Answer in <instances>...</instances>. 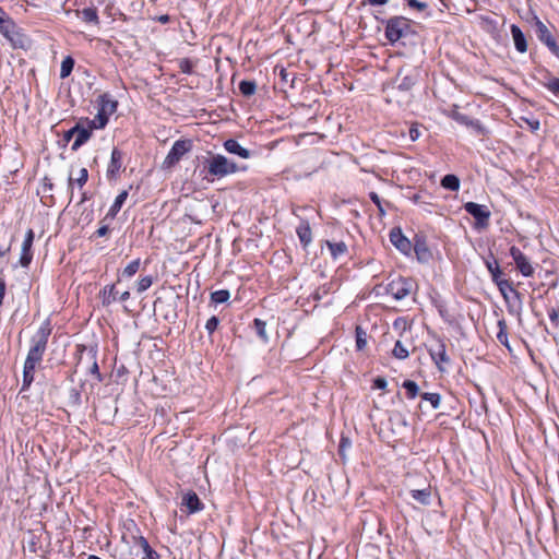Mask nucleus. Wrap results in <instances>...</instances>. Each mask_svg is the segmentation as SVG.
<instances>
[{
    "label": "nucleus",
    "mask_w": 559,
    "mask_h": 559,
    "mask_svg": "<svg viewBox=\"0 0 559 559\" xmlns=\"http://www.w3.org/2000/svg\"><path fill=\"white\" fill-rule=\"evenodd\" d=\"M50 333V322L46 320L32 337V346L24 362L23 388L29 386L33 382L35 368L43 359Z\"/></svg>",
    "instance_id": "obj_1"
},
{
    "label": "nucleus",
    "mask_w": 559,
    "mask_h": 559,
    "mask_svg": "<svg viewBox=\"0 0 559 559\" xmlns=\"http://www.w3.org/2000/svg\"><path fill=\"white\" fill-rule=\"evenodd\" d=\"M495 283L508 304L509 312L521 320L523 311V295L518 292L508 280L500 278Z\"/></svg>",
    "instance_id": "obj_2"
},
{
    "label": "nucleus",
    "mask_w": 559,
    "mask_h": 559,
    "mask_svg": "<svg viewBox=\"0 0 559 559\" xmlns=\"http://www.w3.org/2000/svg\"><path fill=\"white\" fill-rule=\"evenodd\" d=\"M205 164L207 175L214 178H224L243 169L222 154L211 156L205 160Z\"/></svg>",
    "instance_id": "obj_3"
},
{
    "label": "nucleus",
    "mask_w": 559,
    "mask_h": 559,
    "mask_svg": "<svg viewBox=\"0 0 559 559\" xmlns=\"http://www.w3.org/2000/svg\"><path fill=\"white\" fill-rule=\"evenodd\" d=\"M0 33L10 41L14 49H27L31 45L29 38L9 16L0 20Z\"/></svg>",
    "instance_id": "obj_4"
},
{
    "label": "nucleus",
    "mask_w": 559,
    "mask_h": 559,
    "mask_svg": "<svg viewBox=\"0 0 559 559\" xmlns=\"http://www.w3.org/2000/svg\"><path fill=\"white\" fill-rule=\"evenodd\" d=\"M192 148V143L190 140H178L174 143L173 147L168 152L167 156L163 162L164 168L174 167L181 157L190 152Z\"/></svg>",
    "instance_id": "obj_5"
},
{
    "label": "nucleus",
    "mask_w": 559,
    "mask_h": 559,
    "mask_svg": "<svg viewBox=\"0 0 559 559\" xmlns=\"http://www.w3.org/2000/svg\"><path fill=\"white\" fill-rule=\"evenodd\" d=\"M408 20L403 16H395L386 22L385 36L391 43L401 39L408 31Z\"/></svg>",
    "instance_id": "obj_6"
},
{
    "label": "nucleus",
    "mask_w": 559,
    "mask_h": 559,
    "mask_svg": "<svg viewBox=\"0 0 559 559\" xmlns=\"http://www.w3.org/2000/svg\"><path fill=\"white\" fill-rule=\"evenodd\" d=\"M428 350L438 369L440 371H444L443 365L450 364V357L447 354L445 343L440 338H436V341L429 346Z\"/></svg>",
    "instance_id": "obj_7"
},
{
    "label": "nucleus",
    "mask_w": 559,
    "mask_h": 559,
    "mask_svg": "<svg viewBox=\"0 0 559 559\" xmlns=\"http://www.w3.org/2000/svg\"><path fill=\"white\" fill-rule=\"evenodd\" d=\"M386 292L396 300L406 298L412 292V282L407 278L400 277L389 283Z\"/></svg>",
    "instance_id": "obj_8"
},
{
    "label": "nucleus",
    "mask_w": 559,
    "mask_h": 559,
    "mask_svg": "<svg viewBox=\"0 0 559 559\" xmlns=\"http://www.w3.org/2000/svg\"><path fill=\"white\" fill-rule=\"evenodd\" d=\"M464 210L476 219L477 227L488 226L490 211L486 205L477 204L475 202H467L464 204Z\"/></svg>",
    "instance_id": "obj_9"
},
{
    "label": "nucleus",
    "mask_w": 559,
    "mask_h": 559,
    "mask_svg": "<svg viewBox=\"0 0 559 559\" xmlns=\"http://www.w3.org/2000/svg\"><path fill=\"white\" fill-rule=\"evenodd\" d=\"M510 255L514 260L516 269L525 277H531L534 274V267L527 257L515 246L510 248Z\"/></svg>",
    "instance_id": "obj_10"
},
{
    "label": "nucleus",
    "mask_w": 559,
    "mask_h": 559,
    "mask_svg": "<svg viewBox=\"0 0 559 559\" xmlns=\"http://www.w3.org/2000/svg\"><path fill=\"white\" fill-rule=\"evenodd\" d=\"M536 33L538 39L544 43L555 56H559V46L554 36L548 27L538 19H536Z\"/></svg>",
    "instance_id": "obj_11"
},
{
    "label": "nucleus",
    "mask_w": 559,
    "mask_h": 559,
    "mask_svg": "<svg viewBox=\"0 0 559 559\" xmlns=\"http://www.w3.org/2000/svg\"><path fill=\"white\" fill-rule=\"evenodd\" d=\"M33 241H34V231L32 229H28L26 231L24 241L22 243V252H21V257H20V264L23 267H27L29 265V263L32 262V259H33V253H32Z\"/></svg>",
    "instance_id": "obj_12"
},
{
    "label": "nucleus",
    "mask_w": 559,
    "mask_h": 559,
    "mask_svg": "<svg viewBox=\"0 0 559 559\" xmlns=\"http://www.w3.org/2000/svg\"><path fill=\"white\" fill-rule=\"evenodd\" d=\"M88 180V171L85 167L79 169L76 176H74L73 170L70 171L68 178V189L70 191V199L73 198V189L78 186L79 189H82Z\"/></svg>",
    "instance_id": "obj_13"
},
{
    "label": "nucleus",
    "mask_w": 559,
    "mask_h": 559,
    "mask_svg": "<svg viewBox=\"0 0 559 559\" xmlns=\"http://www.w3.org/2000/svg\"><path fill=\"white\" fill-rule=\"evenodd\" d=\"M390 240L402 253L407 254L412 249L411 241L403 235L400 228H393L390 231Z\"/></svg>",
    "instance_id": "obj_14"
},
{
    "label": "nucleus",
    "mask_w": 559,
    "mask_h": 559,
    "mask_svg": "<svg viewBox=\"0 0 559 559\" xmlns=\"http://www.w3.org/2000/svg\"><path fill=\"white\" fill-rule=\"evenodd\" d=\"M224 148L230 153V154H235V155H238L239 157L241 158H249L251 156V153L249 150L242 147L238 141L234 140V139H228L224 142Z\"/></svg>",
    "instance_id": "obj_15"
},
{
    "label": "nucleus",
    "mask_w": 559,
    "mask_h": 559,
    "mask_svg": "<svg viewBox=\"0 0 559 559\" xmlns=\"http://www.w3.org/2000/svg\"><path fill=\"white\" fill-rule=\"evenodd\" d=\"M511 34H512L516 50L520 52H525L527 50V43H526V38H525L523 32L521 31V28L518 25L512 24L511 25Z\"/></svg>",
    "instance_id": "obj_16"
},
{
    "label": "nucleus",
    "mask_w": 559,
    "mask_h": 559,
    "mask_svg": "<svg viewBox=\"0 0 559 559\" xmlns=\"http://www.w3.org/2000/svg\"><path fill=\"white\" fill-rule=\"evenodd\" d=\"M121 159H122V153L119 150L114 148L111 152L110 163L107 168L108 177H115L119 173V170L121 168Z\"/></svg>",
    "instance_id": "obj_17"
},
{
    "label": "nucleus",
    "mask_w": 559,
    "mask_h": 559,
    "mask_svg": "<svg viewBox=\"0 0 559 559\" xmlns=\"http://www.w3.org/2000/svg\"><path fill=\"white\" fill-rule=\"evenodd\" d=\"M127 198H128V191L127 190L121 191L115 199L114 204L110 206V209L107 212L104 219L105 221L108 218L114 219L116 217V215L119 213V211L121 210Z\"/></svg>",
    "instance_id": "obj_18"
},
{
    "label": "nucleus",
    "mask_w": 559,
    "mask_h": 559,
    "mask_svg": "<svg viewBox=\"0 0 559 559\" xmlns=\"http://www.w3.org/2000/svg\"><path fill=\"white\" fill-rule=\"evenodd\" d=\"M182 504L187 507L190 513L200 511L203 507L198 495L193 491H190L183 496Z\"/></svg>",
    "instance_id": "obj_19"
},
{
    "label": "nucleus",
    "mask_w": 559,
    "mask_h": 559,
    "mask_svg": "<svg viewBox=\"0 0 559 559\" xmlns=\"http://www.w3.org/2000/svg\"><path fill=\"white\" fill-rule=\"evenodd\" d=\"M92 128L88 126V128H83L79 123V131L75 133V140L72 144V150L76 151L80 146H82L92 135Z\"/></svg>",
    "instance_id": "obj_20"
},
{
    "label": "nucleus",
    "mask_w": 559,
    "mask_h": 559,
    "mask_svg": "<svg viewBox=\"0 0 559 559\" xmlns=\"http://www.w3.org/2000/svg\"><path fill=\"white\" fill-rule=\"evenodd\" d=\"M297 235L301 241V243L306 247L308 246L312 240V233L309 223L302 222L297 227Z\"/></svg>",
    "instance_id": "obj_21"
},
{
    "label": "nucleus",
    "mask_w": 559,
    "mask_h": 559,
    "mask_svg": "<svg viewBox=\"0 0 559 559\" xmlns=\"http://www.w3.org/2000/svg\"><path fill=\"white\" fill-rule=\"evenodd\" d=\"M411 496L414 500L419 502L423 506H428L430 503L431 498V490L430 487H427L425 489H414L411 490Z\"/></svg>",
    "instance_id": "obj_22"
},
{
    "label": "nucleus",
    "mask_w": 559,
    "mask_h": 559,
    "mask_svg": "<svg viewBox=\"0 0 559 559\" xmlns=\"http://www.w3.org/2000/svg\"><path fill=\"white\" fill-rule=\"evenodd\" d=\"M98 99H99V105H100L99 111H102L106 115H110L116 111L117 102L110 99L107 94L100 95Z\"/></svg>",
    "instance_id": "obj_23"
},
{
    "label": "nucleus",
    "mask_w": 559,
    "mask_h": 559,
    "mask_svg": "<svg viewBox=\"0 0 559 559\" xmlns=\"http://www.w3.org/2000/svg\"><path fill=\"white\" fill-rule=\"evenodd\" d=\"M397 88L401 91H408L415 85V78L413 75H403L402 71L396 76Z\"/></svg>",
    "instance_id": "obj_24"
},
{
    "label": "nucleus",
    "mask_w": 559,
    "mask_h": 559,
    "mask_svg": "<svg viewBox=\"0 0 559 559\" xmlns=\"http://www.w3.org/2000/svg\"><path fill=\"white\" fill-rule=\"evenodd\" d=\"M118 299V290L115 285L105 286L103 290V305L109 306Z\"/></svg>",
    "instance_id": "obj_25"
},
{
    "label": "nucleus",
    "mask_w": 559,
    "mask_h": 559,
    "mask_svg": "<svg viewBox=\"0 0 559 559\" xmlns=\"http://www.w3.org/2000/svg\"><path fill=\"white\" fill-rule=\"evenodd\" d=\"M326 246L330 249V252L334 259L338 258L340 255L345 254L347 251V246L343 241L332 242V241L328 240Z\"/></svg>",
    "instance_id": "obj_26"
},
{
    "label": "nucleus",
    "mask_w": 559,
    "mask_h": 559,
    "mask_svg": "<svg viewBox=\"0 0 559 559\" xmlns=\"http://www.w3.org/2000/svg\"><path fill=\"white\" fill-rule=\"evenodd\" d=\"M444 189L456 191L460 188V179L455 175H445L441 180Z\"/></svg>",
    "instance_id": "obj_27"
},
{
    "label": "nucleus",
    "mask_w": 559,
    "mask_h": 559,
    "mask_svg": "<svg viewBox=\"0 0 559 559\" xmlns=\"http://www.w3.org/2000/svg\"><path fill=\"white\" fill-rule=\"evenodd\" d=\"M239 91L243 96L250 97L255 93L257 84L254 81L243 80L239 83Z\"/></svg>",
    "instance_id": "obj_28"
},
{
    "label": "nucleus",
    "mask_w": 559,
    "mask_h": 559,
    "mask_svg": "<svg viewBox=\"0 0 559 559\" xmlns=\"http://www.w3.org/2000/svg\"><path fill=\"white\" fill-rule=\"evenodd\" d=\"M139 545L147 559H160V556L150 546L146 538L140 537Z\"/></svg>",
    "instance_id": "obj_29"
},
{
    "label": "nucleus",
    "mask_w": 559,
    "mask_h": 559,
    "mask_svg": "<svg viewBox=\"0 0 559 559\" xmlns=\"http://www.w3.org/2000/svg\"><path fill=\"white\" fill-rule=\"evenodd\" d=\"M73 67H74V60L73 58L71 57H66L62 62H61V67H60V78L61 79H66L68 78L72 70H73Z\"/></svg>",
    "instance_id": "obj_30"
},
{
    "label": "nucleus",
    "mask_w": 559,
    "mask_h": 559,
    "mask_svg": "<svg viewBox=\"0 0 559 559\" xmlns=\"http://www.w3.org/2000/svg\"><path fill=\"white\" fill-rule=\"evenodd\" d=\"M456 121L467 127L475 129L478 133L483 132V127L478 121L471 120L467 116L457 114L455 116Z\"/></svg>",
    "instance_id": "obj_31"
},
{
    "label": "nucleus",
    "mask_w": 559,
    "mask_h": 559,
    "mask_svg": "<svg viewBox=\"0 0 559 559\" xmlns=\"http://www.w3.org/2000/svg\"><path fill=\"white\" fill-rule=\"evenodd\" d=\"M402 386L406 390L408 399H415L419 393V386L413 380H405Z\"/></svg>",
    "instance_id": "obj_32"
},
{
    "label": "nucleus",
    "mask_w": 559,
    "mask_h": 559,
    "mask_svg": "<svg viewBox=\"0 0 559 559\" xmlns=\"http://www.w3.org/2000/svg\"><path fill=\"white\" fill-rule=\"evenodd\" d=\"M253 325L255 329L257 334L263 342L269 341V336L266 334V323L261 319H254Z\"/></svg>",
    "instance_id": "obj_33"
},
{
    "label": "nucleus",
    "mask_w": 559,
    "mask_h": 559,
    "mask_svg": "<svg viewBox=\"0 0 559 559\" xmlns=\"http://www.w3.org/2000/svg\"><path fill=\"white\" fill-rule=\"evenodd\" d=\"M108 122V115L98 111L93 120L90 121V127L92 129L104 128Z\"/></svg>",
    "instance_id": "obj_34"
},
{
    "label": "nucleus",
    "mask_w": 559,
    "mask_h": 559,
    "mask_svg": "<svg viewBox=\"0 0 559 559\" xmlns=\"http://www.w3.org/2000/svg\"><path fill=\"white\" fill-rule=\"evenodd\" d=\"M486 266H487L488 271L490 272L493 282L501 278L500 276H501L502 272H501L500 266L496 260H492V261L487 260Z\"/></svg>",
    "instance_id": "obj_35"
},
{
    "label": "nucleus",
    "mask_w": 559,
    "mask_h": 559,
    "mask_svg": "<svg viewBox=\"0 0 559 559\" xmlns=\"http://www.w3.org/2000/svg\"><path fill=\"white\" fill-rule=\"evenodd\" d=\"M230 297V293L229 290L227 289H221V290H216V292H213L211 294V300L214 302V304H223V302H226Z\"/></svg>",
    "instance_id": "obj_36"
},
{
    "label": "nucleus",
    "mask_w": 559,
    "mask_h": 559,
    "mask_svg": "<svg viewBox=\"0 0 559 559\" xmlns=\"http://www.w3.org/2000/svg\"><path fill=\"white\" fill-rule=\"evenodd\" d=\"M498 328H499V332L497 334L498 341L501 344L508 346V333H507L508 325H507V322L504 320H499L498 321Z\"/></svg>",
    "instance_id": "obj_37"
},
{
    "label": "nucleus",
    "mask_w": 559,
    "mask_h": 559,
    "mask_svg": "<svg viewBox=\"0 0 559 559\" xmlns=\"http://www.w3.org/2000/svg\"><path fill=\"white\" fill-rule=\"evenodd\" d=\"M421 399L429 402L433 409H438L441 404V396L438 393H423Z\"/></svg>",
    "instance_id": "obj_38"
},
{
    "label": "nucleus",
    "mask_w": 559,
    "mask_h": 559,
    "mask_svg": "<svg viewBox=\"0 0 559 559\" xmlns=\"http://www.w3.org/2000/svg\"><path fill=\"white\" fill-rule=\"evenodd\" d=\"M392 354L397 359H405L408 357L407 348L402 344L401 341H397L394 345Z\"/></svg>",
    "instance_id": "obj_39"
},
{
    "label": "nucleus",
    "mask_w": 559,
    "mask_h": 559,
    "mask_svg": "<svg viewBox=\"0 0 559 559\" xmlns=\"http://www.w3.org/2000/svg\"><path fill=\"white\" fill-rule=\"evenodd\" d=\"M544 86L554 95L559 96V78H549L544 82Z\"/></svg>",
    "instance_id": "obj_40"
},
{
    "label": "nucleus",
    "mask_w": 559,
    "mask_h": 559,
    "mask_svg": "<svg viewBox=\"0 0 559 559\" xmlns=\"http://www.w3.org/2000/svg\"><path fill=\"white\" fill-rule=\"evenodd\" d=\"M140 264V259L133 260L123 269L122 274L128 277L133 276L138 272Z\"/></svg>",
    "instance_id": "obj_41"
},
{
    "label": "nucleus",
    "mask_w": 559,
    "mask_h": 559,
    "mask_svg": "<svg viewBox=\"0 0 559 559\" xmlns=\"http://www.w3.org/2000/svg\"><path fill=\"white\" fill-rule=\"evenodd\" d=\"M82 17L85 22L96 23L98 22V15L95 9L86 8L82 11Z\"/></svg>",
    "instance_id": "obj_42"
},
{
    "label": "nucleus",
    "mask_w": 559,
    "mask_h": 559,
    "mask_svg": "<svg viewBox=\"0 0 559 559\" xmlns=\"http://www.w3.org/2000/svg\"><path fill=\"white\" fill-rule=\"evenodd\" d=\"M367 345L366 332L361 328H356V346L359 350H362Z\"/></svg>",
    "instance_id": "obj_43"
},
{
    "label": "nucleus",
    "mask_w": 559,
    "mask_h": 559,
    "mask_svg": "<svg viewBox=\"0 0 559 559\" xmlns=\"http://www.w3.org/2000/svg\"><path fill=\"white\" fill-rule=\"evenodd\" d=\"M179 69L182 73L190 74L193 69V63L191 60L185 58L179 60Z\"/></svg>",
    "instance_id": "obj_44"
},
{
    "label": "nucleus",
    "mask_w": 559,
    "mask_h": 559,
    "mask_svg": "<svg viewBox=\"0 0 559 559\" xmlns=\"http://www.w3.org/2000/svg\"><path fill=\"white\" fill-rule=\"evenodd\" d=\"M153 284V278L151 276H144L138 282V292L143 293Z\"/></svg>",
    "instance_id": "obj_45"
},
{
    "label": "nucleus",
    "mask_w": 559,
    "mask_h": 559,
    "mask_svg": "<svg viewBox=\"0 0 559 559\" xmlns=\"http://www.w3.org/2000/svg\"><path fill=\"white\" fill-rule=\"evenodd\" d=\"M218 323V319L215 316H213L206 321L205 329L210 334H212L216 330Z\"/></svg>",
    "instance_id": "obj_46"
},
{
    "label": "nucleus",
    "mask_w": 559,
    "mask_h": 559,
    "mask_svg": "<svg viewBox=\"0 0 559 559\" xmlns=\"http://www.w3.org/2000/svg\"><path fill=\"white\" fill-rule=\"evenodd\" d=\"M369 197H370L371 201L377 205L380 215H384L385 211H384V209L382 206L381 199L378 195V193L370 192Z\"/></svg>",
    "instance_id": "obj_47"
},
{
    "label": "nucleus",
    "mask_w": 559,
    "mask_h": 559,
    "mask_svg": "<svg viewBox=\"0 0 559 559\" xmlns=\"http://www.w3.org/2000/svg\"><path fill=\"white\" fill-rule=\"evenodd\" d=\"M406 1L411 8L416 9L418 11H424L427 8V4L425 2H420L418 0H406Z\"/></svg>",
    "instance_id": "obj_48"
},
{
    "label": "nucleus",
    "mask_w": 559,
    "mask_h": 559,
    "mask_svg": "<svg viewBox=\"0 0 559 559\" xmlns=\"http://www.w3.org/2000/svg\"><path fill=\"white\" fill-rule=\"evenodd\" d=\"M549 319L555 326L559 325V311L555 308L549 310Z\"/></svg>",
    "instance_id": "obj_49"
},
{
    "label": "nucleus",
    "mask_w": 559,
    "mask_h": 559,
    "mask_svg": "<svg viewBox=\"0 0 559 559\" xmlns=\"http://www.w3.org/2000/svg\"><path fill=\"white\" fill-rule=\"evenodd\" d=\"M91 373L95 376L96 380L98 382H102L103 381V376L102 373L99 372V368H98V364L96 361L93 362L91 369H90Z\"/></svg>",
    "instance_id": "obj_50"
},
{
    "label": "nucleus",
    "mask_w": 559,
    "mask_h": 559,
    "mask_svg": "<svg viewBox=\"0 0 559 559\" xmlns=\"http://www.w3.org/2000/svg\"><path fill=\"white\" fill-rule=\"evenodd\" d=\"M373 385L377 389L384 390L386 388V385H388V382H386V380L384 378L378 377V378L374 379Z\"/></svg>",
    "instance_id": "obj_51"
},
{
    "label": "nucleus",
    "mask_w": 559,
    "mask_h": 559,
    "mask_svg": "<svg viewBox=\"0 0 559 559\" xmlns=\"http://www.w3.org/2000/svg\"><path fill=\"white\" fill-rule=\"evenodd\" d=\"M76 131H79V123H76L73 128H71L64 133V141L69 142L75 135Z\"/></svg>",
    "instance_id": "obj_52"
},
{
    "label": "nucleus",
    "mask_w": 559,
    "mask_h": 559,
    "mask_svg": "<svg viewBox=\"0 0 559 559\" xmlns=\"http://www.w3.org/2000/svg\"><path fill=\"white\" fill-rule=\"evenodd\" d=\"M420 136V132L417 127L412 126L409 128V138L412 141H416Z\"/></svg>",
    "instance_id": "obj_53"
},
{
    "label": "nucleus",
    "mask_w": 559,
    "mask_h": 559,
    "mask_svg": "<svg viewBox=\"0 0 559 559\" xmlns=\"http://www.w3.org/2000/svg\"><path fill=\"white\" fill-rule=\"evenodd\" d=\"M11 250V240L7 245H0V258L7 255Z\"/></svg>",
    "instance_id": "obj_54"
},
{
    "label": "nucleus",
    "mask_w": 559,
    "mask_h": 559,
    "mask_svg": "<svg viewBox=\"0 0 559 559\" xmlns=\"http://www.w3.org/2000/svg\"><path fill=\"white\" fill-rule=\"evenodd\" d=\"M109 231V227L107 225H102L97 230H96V236L97 237H104L108 234Z\"/></svg>",
    "instance_id": "obj_55"
},
{
    "label": "nucleus",
    "mask_w": 559,
    "mask_h": 559,
    "mask_svg": "<svg viewBox=\"0 0 559 559\" xmlns=\"http://www.w3.org/2000/svg\"><path fill=\"white\" fill-rule=\"evenodd\" d=\"M4 294H5V282L3 278H0V306L2 305Z\"/></svg>",
    "instance_id": "obj_56"
},
{
    "label": "nucleus",
    "mask_w": 559,
    "mask_h": 559,
    "mask_svg": "<svg viewBox=\"0 0 559 559\" xmlns=\"http://www.w3.org/2000/svg\"><path fill=\"white\" fill-rule=\"evenodd\" d=\"M129 298H130V293H129L128 290L122 292V293L119 295V297H118V299H119L120 301H126V300H128Z\"/></svg>",
    "instance_id": "obj_57"
},
{
    "label": "nucleus",
    "mask_w": 559,
    "mask_h": 559,
    "mask_svg": "<svg viewBox=\"0 0 559 559\" xmlns=\"http://www.w3.org/2000/svg\"><path fill=\"white\" fill-rule=\"evenodd\" d=\"M389 0H368L371 5H383L386 4Z\"/></svg>",
    "instance_id": "obj_58"
},
{
    "label": "nucleus",
    "mask_w": 559,
    "mask_h": 559,
    "mask_svg": "<svg viewBox=\"0 0 559 559\" xmlns=\"http://www.w3.org/2000/svg\"><path fill=\"white\" fill-rule=\"evenodd\" d=\"M158 22H160L162 24H166L169 22V16L167 14L165 15H160L157 17Z\"/></svg>",
    "instance_id": "obj_59"
},
{
    "label": "nucleus",
    "mask_w": 559,
    "mask_h": 559,
    "mask_svg": "<svg viewBox=\"0 0 559 559\" xmlns=\"http://www.w3.org/2000/svg\"><path fill=\"white\" fill-rule=\"evenodd\" d=\"M88 199H90V197L87 195V193L83 191V192L81 193V199H80V201H79V204L84 203V202H85V201H87Z\"/></svg>",
    "instance_id": "obj_60"
},
{
    "label": "nucleus",
    "mask_w": 559,
    "mask_h": 559,
    "mask_svg": "<svg viewBox=\"0 0 559 559\" xmlns=\"http://www.w3.org/2000/svg\"><path fill=\"white\" fill-rule=\"evenodd\" d=\"M72 393H73V400H75L78 402L80 400V393L75 390H73Z\"/></svg>",
    "instance_id": "obj_61"
},
{
    "label": "nucleus",
    "mask_w": 559,
    "mask_h": 559,
    "mask_svg": "<svg viewBox=\"0 0 559 559\" xmlns=\"http://www.w3.org/2000/svg\"><path fill=\"white\" fill-rule=\"evenodd\" d=\"M281 76H282V79H283L284 81H286V79H287V73H286V70H285V69H282V70H281Z\"/></svg>",
    "instance_id": "obj_62"
},
{
    "label": "nucleus",
    "mask_w": 559,
    "mask_h": 559,
    "mask_svg": "<svg viewBox=\"0 0 559 559\" xmlns=\"http://www.w3.org/2000/svg\"><path fill=\"white\" fill-rule=\"evenodd\" d=\"M8 15L5 14L4 10L0 7V20L5 19Z\"/></svg>",
    "instance_id": "obj_63"
},
{
    "label": "nucleus",
    "mask_w": 559,
    "mask_h": 559,
    "mask_svg": "<svg viewBox=\"0 0 559 559\" xmlns=\"http://www.w3.org/2000/svg\"><path fill=\"white\" fill-rule=\"evenodd\" d=\"M531 127L533 129H538L539 128V122L538 121H534V123H531Z\"/></svg>",
    "instance_id": "obj_64"
}]
</instances>
